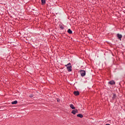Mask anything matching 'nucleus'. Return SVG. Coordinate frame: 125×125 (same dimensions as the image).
<instances>
[{
	"label": "nucleus",
	"instance_id": "obj_6",
	"mask_svg": "<svg viewBox=\"0 0 125 125\" xmlns=\"http://www.w3.org/2000/svg\"><path fill=\"white\" fill-rule=\"evenodd\" d=\"M77 116V117H78L79 118H83V114H79Z\"/></svg>",
	"mask_w": 125,
	"mask_h": 125
},
{
	"label": "nucleus",
	"instance_id": "obj_12",
	"mask_svg": "<svg viewBox=\"0 0 125 125\" xmlns=\"http://www.w3.org/2000/svg\"><path fill=\"white\" fill-rule=\"evenodd\" d=\"M116 97H117V96L116 95V94H113V96L112 97L113 99H115Z\"/></svg>",
	"mask_w": 125,
	"mask_h": 125
},
{
	"label": "nucleus",
	"instance_id": "obj_13",
	"mask_svg": "<svg viewBox=\"0 0 125 125\" xmlns=\"http://www.w3.org/2000/svg\"><path fill=\"white\" fill-rule=\"evenodd\" d=\"M60 29H62V30H63V29H64V27H63V26L61 25L60 27Z\"/></svg>",
	"mask_w": 125,
	"mask_h": 125
},
{
	"label": "nucleus",
	"instance_id": "obj_8",
	"mask_svg": "<svg viewBox=\"0 0 125 125\" xmlns=\"http://www.w3.org/2000/svg\"><path fill=\"white\" fill-rule=\"evenodd\" d=\"M108 83H109L110 84L113 85L115 83V82H114L113 81H111L108 82Z\"/></svg>",
	"mask_w": 125,
	"mask_h": 125
},
{
	"label": "nucleus",
	"instance_id": "obj_4",
	"mask_svg": "<svg viewBox=\"0 0 125 125\" xmlns=\"http://www.w3.org/2000/svg\"><path fill=\"white\" fill-rule=\"evenodd\" d=\"M73 93L76 96L80 95V92L79 91H74Z\"/></svg>",
	"mask_w": 125,
	"mask_h": 125
},
{
	"label": "nucleus",
	"instance_id": "obj_3",
	"mask_svg": "<svg viewBox=\"0 0 125 125\" xmlns=\"http://www.w3.org/2000/svg\"><path fill=\"white\" fill-rule=\"evenodd\" d=\"M72 114H73V115H76V113H78V109H74L72 110L71 112Z\"/></svg>",
	"mask_w": 125,
	"mask_h": 125
},
{
	"label": "nucleus",
	"instance_id": "obj_7",
	"mask_svg": "<svg viewBox=\"0 0 125 125\" xmlns=\"http://www.w3.org/2000/svg\"><path fill=\"white\" fill-rule=\"evenodd\" d=\"M117 37H118V38H119V39H120V41H121V39H122V35H121V34H118L117 35Z\"/></svg>",
	"mask_w": 125,
	"mask_h": 125
},
{
	"label": "nucleus",
	"instance_id": "obj_5",
	"mask_svg": "<svg viewBox=\"0 0 125 125\" xmlns=\"http://www.w3.org/2000/svg\"><path fill=\"white\" fill-rule=\"evenodd\" d=\"M70 108H71V109H76V107H75V106H74V104H70Z\"/></svg>",
	"mask_w": 125,
	"mask_h": 125
},
{
	"label": "nucleus",
	"instance_id": "obj_10",
	"mask_svg": "<svg viewBox=\"0 0 125 125\" xmlns=\"http://www.w3.org/2000/svg\"><path fill=\"white\" fill-rule=\"evenodd\" d=\"M67 33H68V34H72L73 32L71 29H69L67 31Z\"/></svg>",
	"mask_w": 125,
	"mask_h": 125
},
{
	"label": "nucleus",
	"instance_id": "obj_9",
	"mask_svg": "<svg viewBox=\"0 0 125 125\" xmlns=\"http://www.w3.org/2000/svg\"><path fill=\"white\" fill-rule=\"evenodd\" d=\"M42 4L43 5L45 4V0H41Z\"/></svg>",
	"mask_w": 125,
	"mask_h": 125
},
{
	"label": "nucleus",
	"instance_id": "obj_2",
	"mask_svg": "<svg viewBox=\"0 0 125 125\" xmlns=\"http://www.w3.org/2000/svg\"><path fill=\"white\" fill-rule=\"evenodd\" d=\"M80 74H81L82 77H84L85 76V71L81 70Z\"/></svg>",
	"mask_w": 125,
	"mask_h": 125
},
{
	"label": "nucleus",
	"instance_id": "obj_11",
	"mask_svg": "<svg viewBox=\"0 0 125 125\" xmlns=\"http://www.w3.org/2000/svg\"><path fill=\"white\" fill-rule=\"evenodd\" d=\"M11 104H17V101H14V102H12L11 103Z\"/></svg>",
	"mask_w": 125,
	"mask_h": 125
},
{
	"label": "nucleus",
	"instance_id": "obj_1",
	"mask_svg": "<svg viewBox=\"0 0 125 125\" xmlns=\"http://www.w3.org/2000/svg\"><path fill=\"white\" fill-rule=\"evenodd\" d=\"M65 66L66 67L68 72H72V65L70 63H68Z\"/></svg>",
	"mask_w": 125,
	"mask_h": 125
}]
</instances>
